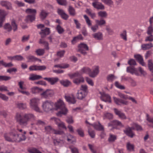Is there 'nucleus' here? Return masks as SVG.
Instances as JSON below:
<instances>
[{"label":"nucleus","mask_w":153,"mask_h":153,"mask_svg":"<svg viewBox=\"0 0 153 153\" xmlns=\"http://www.w3.org/2000/svg\"><path fill=\"white\" fill-rule=\"evenodd\" d=\"M15 119L19 124L22 127H26L29 121L34 119L33 114H23L22 113L17 112L15 117Z\"/></svg>","instance_id":"obj_1"},{"label":"nucleus","mask_w":153,"mask_h":153,"mask_svg":"<svg viewBox=\"0 0 153 153\" xmlns=\"http://www.w3.org/2000/svg\"><path fill=\"white\" fill-rule=\"evenodd\" d=\"M19 135L16 129H14L9 133L4 134V137L6 141L10 142H20L26 140V137L24 135H22V137H19Z\"/></svg>","instance_id":"obj_2"},{"label":"nucleus","mask_w":153,"mask_h":153,"mask_svg":"<svg viewBox=\"0 0 153 153\" xmlns=\"http://www.w3.org/2000/svg\"><path fill=\"white\" fill-rule=\"evenodd\" d=\"M56 109H59L61 110L56 113L57 115L61 117L62 115H66L68 112V110L65 108V104L61 100H59L55 103Z\"/></svg>","instance_id":"obj_3"},{"label":"nucleus","mask_w":153,"mask_h":153,"mask_svg":"<svg viewBox=\"0 0 153 153\" xmlns=\"http://www.w3.org/2000/svg\"><path fill=\"white\" fill-rule=\"evenodd\" d=\"M69 76L71 78L75 77H77L74 80V82L76 85H79L81 82H83L84 81V78L82 76L81 73L76 72L71 74H69Z\"/></svg>","instance_id":"obj_4"},{"label":"nucleus","mask_w":153,"mask_h":153,"mask_svg":"<svg viewBox=\"0 0 153 153\" xmlns=\"http://www.w3.org/2000/svg\"><path fill=\"white\" fill-rule=\"evenodd\" d=\"M39 100L37 98H33L30 100L29 103L30 107L32 109L38 112H40L39 108L38 106Z\"/></svg>","instance_id":"obj_5"},{"label":"nucleus","mask_w":153,"mask_h":153,"mask_svg":"<svg viewBox=\"0 0 153 153\" xmlns=\"http://www.w3.org/2000/svg\"><path fill=\"white\" fill-rule=\"evenodd\" d=\"M53 103L50 100H46L42 103V106L43 109L46 112H48L53 108Z\"/></svg>","instance_id":"obj_6"},{"label":"nucleus","mask_w":153,"mask_h":153,"mask_svg":"<svg viewBox=\"0 0 153 153\" xmlns=\"http://www.w3.org/2000/svg\"><path fill=\"white\" fill-rule=\"evenodd\" d=\"M78 48V51L79 52L81 53L84 55L87 54V53L85 51L88 50V48L87 45L81 43L79 45Z\"/></svg>","instance_id":"obj_7"},{"label":"nucleus","mask_w":153,"mask_h":153,"mask_svg":"<svg viewBox=\"0 0 153 153\" xmlns=\"http://www.w3.org/2000/svg\"><path fill=\"white\" fill-rule=\"evenodd\" d=\"M7 15L6 12L3 10L0 9V27H1L5 20V16Z\"/></svg>","instance_id":"obj_8"},{"label":"nucleus","mask_w":153,"mask_h":153,"mask_svg":"<svg viewBox=\"0 0 153 153\" xmlns=\"http://www.w3.org/2000/svg\"><path fill=\"white\" fill-rule=\"evenodd\" d=\"M114 111L115 114L122 119H126L127 117L124 113L116 108L114 109Z\"/></svg>","instance_id":"obj_9"},{"label":"nucleus","mask_w":153,"mask_h":153,"mask_svg":"<svg viewBox=\"0 0 153 153\" xmlns=\"http://www.w3.org/2000/svg\"><path fill=\"white\" fill-rule=\"evenodd\" d=\"M42 97L46 98L48 97H51L53 95V91L50 89H47L40 94Z\"/></svg>","instance_id":"obj_10"},{"label":"nucleus","mask_w":153,"mask_h":153,"mask_svg":"<svg viewBox=\"0 0 153 153\" xmlns=\"http://www.w3.org/2000/svg\"><path fill=\"white\" fill-rule=\"evenodd\" d=\"M92 6L94 7L97 9L103 10L105 8L104 6L101 3L95 1L92 3Z\"/></svg>","instance_id":"obj_11"},{"label":"nucleus","mask_w":153,"mask_h":153,"mask_svg":"<svg viewBox=\"0 0 153 153\" xmlns=\"http://www.w3.org/2000/svg\"><path fill=\"white\" fill-rule=\"evenodd\" d=\"M44 79L50 83L51 85H53L59 81V79L57 77L47 78L45 77Z\"/></svg>","instance_id":"obj_12"},{"label":"nucleus","mask_w":153,"mask_h":153,"mask_svg":"<svg viewBox=\"0 0 153 153\" xmlns=\"http://www.w3.org/2000/svg\"><path fill=\"white\" fill-rule=\"evenodd\" d=\"M127 71L129 72L132 74H135L136 75L138 76L139 75V73L133 67L129 66L127 68Z\"/></svg>","instance_id":"obj_13"},{"label":"nucleus","mask_w":153,"mask_h":153,"mask_svg":"<svg viewBox=\"0 0 153 153\" xmlns=\"http://www.w3.org/2000/svg\"><path fill=\"white\" fill-rule=\"evenodd\" d=\"M134 57L143 66L146 67V64L144 62L142 56L140 54L134 55Z\"/></svg>","instance_id":"obj_14"},{"label":"nucleus","mask_w":153,"mask_h":153,"mask_svg":"<svg viewBox=\"0 0 153 153\" xmlns=\"http://www.w3.org/2000/svg\"><path fill=\"white\" fill-rule=\"evenodd\" d=\"M124 132L127 136L131 138H132L135 135V134L131 130L129 127L126 128L125 130H124Z\"/></svg>","instance_id":"obj_15"},{"label":"nucleus","mask_w":153,"mask_h":153,"mask_svg":"<svg viewBox=\"0 0 153 153\" xmlns=\"http://www.w3.org/2000/svg\"><path fill=\"white\" fill-rule=\"evenodd\" d=\"M42 31L39 32V33L41 35L42 38H45L46 36L49 34L50 33L49 29L46 28L44 30H42Z\"/></svg>","instance_id":"obj_16"},{"label":"nucleus","mask_w":153,"mask_h":153,"mask_svg":"<svg viewBox=\"0 0 153 153\" xmlns=\"http://www.w3.org/2000/svg\"><path fill=\"white\" fill-rule=\"evenodd\" d=\"M72 97H71L70 96L65 95V98L66 101L69 103L74 104L76 103V100L73 95H72Z\"/></svg>","instance_id":"obj_17"},{"label":"nucleus","mask_w":153,"mask_h":153,"mask_svg":"<svg viewBox=\"0 0 153 153\" xmlns=\"http://www.w3.org/2000/svg\"><path fill=\"white\" fill-rule=\"evenodd\" d=\"M99 72V67L98 66H97L95 67L92 71H91L90 73L89 74V76L91 77L94 78L98 74Z\"/></svg>","instance_id":"obj_18"},{"label":"nucleus","mask_w":153,"mask_h":153,"mask_svg":"<svg viewBox=\"0 0 153 153\" xmlns=\"http://www.w3.org/2000/svg\"><path fill=\"white\" fill-rule=\"evenodd\" d=\"M35 14H33L32 15H29L26 16L25 21L26 22H31L34 21L35 19Z\"/></svg>","instance_id":"obj_19"},{"label":"nucleus","mask_w":153,"mask_h":153,"mask_svg":"<svg viewBox=\"0 0 153 153\" xmlns=\"http://www.w3.org/2000/svg\"><path fill=\"white\" fill-rule=\"evenodd\" d=\"M87 94L82 91H79L76 94L77 98L80 100H82L84 98Z\"/></svg>","instance_id":"obj_20"},{"label":"nucleus","mask_w":153,"mask_h":153,"mask_svg":"<svg viewBox=\"0 0 153 153\" xmlns=\"http://www.w3.org/2000/svg\"><path fill=\"white\" fill-rule=\"evenodd\" d=\"M0 3L2 6L5 7L7 9H12L11 4L9 2L2 1Z\"/></svg>","instance_id":"obj_21"},{"label":"nucleus","mask_w":153,"mask_h":153,"mask_svg":"<svg viewBox=\"0 0 153 153\" xmlns=\"http://www.w3.org/2000/svg\"><path fill=\"white\" fill-rule=\"evenodd\" d=\"M94 38L96 39L102 40L103 39L102 34V33L99 32L92 34Z\"/></svg>","instance_id":"obj_22"},{"label":"nucleus","mask_w":153,"mask_h":153,"mask_svg":"<svg viewBox=\"0 0 153 153\" xmlns=\"http://www.w3.org/2000/svg\"><path fill=\"white\" fill-rule=\"evenodd\" d=\"M153 47V45L151 43L146 44H143L141 46L142 49L143 50L149 49Z\"/></svg>","instance_id":"obj_23"},{"label":"nucleus","mask_w":153,"mask_h":153,"mask_svg":"<svg viewBox=\"0 0 153 153\" xmlns=\"http://www.w3.org/2000/svg\"><path fill=\"white\" fill-rule=\"evenodd\" d=\"M43 89L39 88L37 87H34L31 89V91L33 94H36L40 93L42 91Z\"/></svg>","instance_id":"obj_24"},{"label":"nucleus","mask_w":153,"mask_h":153,"mask_svg":"<svg viewBox=\"0 0 153 153\" xmlns=\"http://www.w3.org/2000/svg\"><path fill=\"white\" fill-rule=\"evenodd\" d=\"M99 125L94 124L92 126L94 127L95 129L99 131H103L104 130L103 126L99 122Z\"/></svg>","instance_id":"obj_25"},{"label":"nucleus","mask_w":153,"mask_h":153,"mask_svg":"<svg viewBox=\"0 0 153 153\" xmlns=\"http://www.w3.org/2000/svg\"><path fill=\"white\" fill-rule=\"evenodd\" d=\"M95 21L97 25L100 26L104 25L106 24L105 21L102 19H101L100 20H96Z\"/></svg>","instance_id":"obj_26"},{"label":"nucleus","mask_w":153,"mask_h":153,"mask_svg":"<svg viewBox=\"0 0 153 153\" xmlns=\"http://www.w3.org/2000/svg\"><path fill=\"white\" fill-rule=\"evenodd\" d=\"M27 58L30 60V61L31 62H34L36 61H39L40 62H41V60L38 59L34 56H30L27 57ZM30 62V61H28Z\"/></svg>","instance_id":"obj_27"},{"label":"nucleus","mask_w":153,"mask_h":153,"mask_svg":"<svg viewBox=\"0 0 153 153\" xmlns=\"http://www.w3.org/2000/svg\"><path fill=\"white\" fill-rule=\"evenodd\" d=\"M45 129L46 131L48 134L53 133L54 130L50 126H48L45 127Z\"/></svg>","instance_id":"obj_28"},{"label":"nucleus","mask_w":153,"mask_h":153,"mask_svg":"<svg viewBox=\"0 0 153 153\" xmlns=\"http://www.w3.org/2000/svg\"><path fill=\"white\" fill-rule=\"evenodd\" d=\"M98 15L101 18H105L107 16V13L105 11H100L98 12Z\"/></svg>","instance_id":"obj_29"},{"label":"nucleus","mask_w":153,"mask_h":153,"mask_svg":"<svg viewBox=\"0 0 153 153\" xmlns=\"http://www.w3.org/2000/svg\"><path fill=\"white\" fill-rule=\"evenodd\" d=\"M17 105L19 108L22 110L25 109L27 108L25 103L18 102L17 103Z\"/></svg>","instance_id":"obj_30"},{"label":"nucleus","mask_w":153,"mask_h":153,"mask_svg":"<svg viewBox=\"0 0 153 153\" xmlns=\"http://www.w3.org/2000/svg\"><path fill=\"white\" fill-rule=\"evenodd\" d=\"M42 78L41 76L39 75H32L29 77V79L31 80L39 79Z\"/></svg>","instance_id":"obj_31"},{"label":"nucleus","mask_w":153,"mask_h":153,"mask_svg":"<svg viewBox=\"0 0 153 153\" xmlns=\"http://www.w3.org/2000/svg\"><path fill=\"white\" fill-rule=\"evenodd\" d=\"M104 97L106 99L105 100L103 98H101V100L102 101L105 102H108L109 103L111 102V97L108 94H105Z\"/></svg>","instance_id":"obj_32"},{"label":"nucleus","mask_w":153,"mask_h":153,"mask_svg":"<svg viewBox=\"0 0 153 153\" xmlns=\"http://www.w3.org/2000/svg\"><path fill=\"white\" fill-rule=\"evenodd\" d=\"M68 10L71 15L74 16L75 15V10L72 6H69Z\"/></svg>","instance_id":"obj_33"},{"label":"nucleus","mask_w":153,"mask_h":153,"mask_svg":"<svg viewBox=\"0 0 153 153\" xmlns=\"http://www.w3.org/2000/svg\"><path fill=\"white\" fill-rule=\"evenodd\" d=\"M82 39V37L81 34H79L77 36L74 37L73 40L71 41V42L73 43H76L78 40Z\"/></svg>","instance_id":"obj_34"},{"label":"nucleus","mask_w":153,"mask_h":153,"mask_svg":"<svg viewBox=\"0 0 153 153\" xmlns=\"http://www.w3.org/2000/svg\"><path fill=\"white\" fill-rule=\"evenodd\" d=\"M109 135V137L108 139V141L109 142H113L116 140L117 136L116 135L111 134H110Z\"/></svg>","instance_id":"obj_35"},{"label":"nucleus","mask_w":153,"mask_h":153,"mask_svg":"<svg viewBox=\"0 0 153 153\" xmlns=\"http://www.w3.org/2000/svg\"><path fill=\"white\" fill-rule=\"evenodd\" d=\"M53 143L55 146H61L63 143V141L59 140H54Z\"/></svg>","instance_id":"obj_36"},{"label":"nucleus","mask_w":153,"mask_h":153,"mask_svg":"<svg viewBox=\"0 0 153 153\" xmlns=\"http://www.w3.org/2000/svg\"><path fill=\"white\" fill-rule=\"evenodd\" d=\"M114 126H119L121 127L124 126L123 125L120 121L117 120H114L112 121Z\"/></svg>","instance_id":"obj_37"},{"label":"nucleus","mask_w":153,"mask_h":153,"mask_svg":"<svg viewBox=\"0 0 153 153\" xmlns=\"http://www.w3.org/2000/svg\"><path fill=\"white\" fill-rule=\"evenodd\" d=\"M35 52L39 56H42L45 53V50L42 49H37Z\"/></svg>","instance_id":"obj_38"},{"label":"nucleus","mask_w":153,"mask_h":153,"mask_svg":"<svg viewBox=\"0 0 153 153\" xmlns=\"http://www.w3.org/2000/svg\"><path fill=\"white\" fill-rule=\"evenodd\" d=\"M61 84L65 87H68L71 84V82L68 80H61L60 81Z\"/></svg>","instance_id":"obj_39"},{"label":"nucleus","mask_w":153,"mask_h":153,"mask_svg":"<svg viewBox=\"0 0 153 153\" xmlns=\"http://www.w3.org/2000/svg\"><path fill=\"white\" fill-rule=\"evenodd\" d=\"M148 66L150 71L153 73V64L151 60H148Z\"/></svg>","instance_id":"obj_40"},{"label":"nucleus","mask_w":153,"mask_h":153,"mask_svg":"<svg viewBox=\"0 0 153 153\" xmlns=\"http://www.w3.org/2000/svg\"><path fill=\"white\" fill-rule=\"evenodd\" d=\"M116 77L114 75L112 74H110L108 75L107 77V79L108 81L112 82L114 79L116 78Z\"/></svg>","instance_id":"obj_41"},{"label":"nucleus","mask_w":153,"mask_h":153,"mask_svg":"<svg viewBox=\"0 0 153 153\" xmlns=\"http://www.w3.org/2000/svg\"><path fill=\"white\" fill-rule=\"evenodd\" d=\"M81 90L82 91L84 92L85 93L87 94L88 92V86L85 85H82L81 86Z\"/></svg>","instance_id":"obj_42"},{"label":"nucleus","mask_w":153,"mask_h":153,"mask_svg":"<svg viewBox=\"0 0 153 153\" xmlns=\"http://www.w3.org/2000/svg\"><path fill=\"white\" fill-rule=\"evenodd\" d=\"M48 14L44 10H42L40 13V16L41 19H44L47 16Z\"/></svg>","instance_id":"obj_43"},{"label":"nucleus","mask_w":153,"mask_h":153,"mask_svg":"<svg viewBox=\"0 0 153 153\" xmlns=\"http://www.w3.org/2000/svg\"><path fill=\"white\" fill-rule=\"evenodd\" d=\"M127 149L130 151H134V146L133 144H131L128 143L127 144Z\"/></svg>","instance_id":"obj_44"},{"label":"nucleus","mask_w":153,"mask_h":153,"mask_svg":"<svg viewBox=\"0 0 153 153\" xmlns=\"http://www.w3.org/2000/svg\"><path fill=\"white\" fill-rule=\"evenodd\" d=\"M26 12L27 14H34L36 15V10L32 9H27L26 10Z\"/></svg>","instance_id":"obj_45"},{"label":"nucleus","mask_w":153,"mask_h":153,"mask_svg":"<svg viewBox=\"0 0 153 153\" xmlns=\"http://www.w3.org/2000/svg\"><path fill=\"white\" fill-rule=\"evenodd\" d=\"M28 151L30 153H42L41 152L35 148L28 149Z\"/></svg>","instance_id":"obj_46"},{"label":"nucleus","mask_w":153,"mask_h":153,"mask_svg":"<svg viewBox=\"0 0 153 153\" xmlns=\"http://www.w3.org/2000/svg\"><path fill=\"white\" fill-rule=\"evenodd\" d=\"M56 30L59 34L62 33L64 31V30L60 25H58L56 27Z\"/></svg>","instance_id":"obj_47"},{"label":"nucleus","mask_w":153,"mask_h":153,"mask_svg":"<svg viewBox=\"0 0 153 153\" xmlns=\"http://www.w3.org/2000/svg\"><path fill=\"white\" fill-rule=\"evenodd\" d=\"M11 78L10 76H0V81H7L11 79Z\"/></svg>","instance_id":"obj_48"},{"label":"nucleus","mask_w":153,"mask_h":153,"mask_svg":"<svg viewBox=\"0 0 153 153\" xmlns=\"http://www.w3.org/2000/svg\"><path fill=\"white\" fill-rule=\"evenodd\" d=\"M4 27V28L8 32L12 30V27L9 23L6 24Z\"/></svg>","instance_id":"obj_49"},{"label":"nucleus","mask_w":153,"mask_h":153,"mask_svg":"<svg viewBox=\"0 0 153 153\" xmlns=\"http://www.w3.org/2000/svg\"><path fill=\"white\" fill-rule=\"evenodd\" d=\"M11 24L14 31L16 30L17 29V26L14 20H12Z\"/></svg>","instance_id":"obj_50"},{"label":"nucleus","mask_w":153,"mask_h":153,"mask_svg":"<svg viewBox=\"0 0 153 153\" xmlns=\"http://www.w3.org/2000/svg\"><path fill=\"white\" fill-rule=\"evenodd\" d=\"M86 12L91 16L92 19H94L96 17V14L94 13H91L89 10L87 9L86 10Z\"/></svg>","instance_id":"obj_51"},{"label":"nucleus","mask_w":153,"mask_h":153,"mask_svg":"<svg viewBox=\"0 0 153 153\" xmlns=\"http://www.w3.org/2000/svg\"><path fill=\"white\" fill-rule=\"evenodd\" d=\"M104 119L105 118L108 119L109 120L113 118V115L109 113H107L104 114Z\"/></svg>","instance_id":"obj_52"},{"label":"nucleus","mask_w":153,"mask_h":153,"mask_svg":"<svg viewBox=\"0 0 153 153\" xmlns=\"http://www.w3.org/2000/svg\"><path fill=\"white\" fill-rule=\"evenodd\" d=\"M115 86L117 88L121 89H125V87L121 85L118 82H116L115 83Z\"/></svg>","instance_id":"obj_53"},{"label":"nucleus","mask_w":153,"mask_h":153,"mask_svg":"<svg viewBox=\"0 0 153 153\" xmlns=\"http://www.w3.org/2000/svg\"><path fill=\"white\" fill-rule=\"evenodd\" d=\"M106 30L109 35H112L113 33V31L109 27L107 26H106Z\"/></svg>","instance_id":"obj_54"},{"label":"nucleus","mask_w":153,"mask_h":153,"mask_svg":"<svg viewBox=\"0 0 153 153\" xmlns=\"http://www.w3.org/2000/svg\"><path fill=\"white\" fill-rule=\"evenodd\" d=\"M82 71L83 72L88 74H89L91 71V70L89 68L87 67L83 68Z\"/></svg>","instance_id":"obj_55"},{"label":"nucleus","mask_w":153,"mask_h":153,"mask_svg":"<svg viewBox=\"0 0 153 153\" xmlns=\"http://www.w3.org/2000/svg\"><path fill=\"white\" fill-rule=\"evenodd\" d=\"M86 81L91 86H93L94 85V83L92 80L91 79L86 77Z\"/></svg>","instance_id":"obj_56"},{"label":"nucleus","mask_w":153,"mask_h":153,"mask_svg":"<svg viewBox=\"0 0 153 153\" xmlns=\"http://www.w3.org/2000/svg\"><path fill=\"white\" fill-rule=\"evenodd\" d=\"M57 126L59 128L65 129V130L67 129L66 127L65 126V123L62 121H61Z\"/></svg>","instance_id":"obj_57"},{"label":"nucleus","mask_w":153,"mask_h":153,"mask_svg":"<svg viewBox=\"0 0 153 153\" xmlns=\"http://www.w3.org/2000/svg\"><path fill=\"white\" fill-rule=\"evenodd\" d=\"M120 36L121 38L123 39L126 40V30H124L123 31L122 33L120 34Z\"/></svg>","instance_id":"obj_58"},{"label":"nucleus","mask_w":153,"mask_h":153,"mask_svg":"<svg viewBox=\"0 0 153 153\" xmlns=\"http://www.w3.org/2000/svg\"><path fill=\"white\" fill-rule=\"evenodd\" d=\"M153 32V29L152 27V25H150V26L148 27L147 31V33L148 34H151Z\"/></svg>","instance_id":"obj_59"},{"label":"nucleus","mask_w":153,"mask_h":153,"mask_svg":"<svg viewBox=\"0 0 153 153\" xmlns=\"http://www.w3.org/2000/svg\"><path fill=\"white\" fill-rule=\"evenodd\" d=\"M118 95L120 98H123L125 100H127L128 98L127 95H124L120 92L118 93Z\"/></svg>","instance_id":"obj_60"},{"label":"nucleus","mask_w":153,"mask_h":153,"mask_svg":"<svg viewBox=\"0 0 153 153\" xmlns=\"http://www.w3.org/2000/svg\"><path fill=\"white\" fill-rule=\"evenodd\" d=\"M69 148L72 153H79L78 150L76 148L71 146L69 147Z\"/></svg>","instance_id":"obj_61"},{"label":"nucleus","mask_w":153,"mask_h":153,"mask_svg":"<svg viewBox=\"0 0 153 153\" xmlns=\"http://www.w3.org/2000/svg\"><path fill=\"white\" fill-rule=\"evenodd\" d=\"M134 125L136 128L137 131H141L143 130V128L141 126L136 123H134Z\"/></svg>","instance_id":"obj_62"},{"label":"nucleus","mask_w":153,"mask_h":153,"mask_svg":"<svg viewBox=\"0 0 153 153\" xmlns=\"http://www.w3.org/2000/svg\"><path fill=\"white\" fill-rule=\"evenodd\" d=\"M65 52V51L64 50L59 51L57 52V55L60 57H62L63 56Z\"/></svg>","instance_id":"obj_63"},{"label":"nucleus","mask_w":153,"mask_h":153,"mask_svg":"<svg viewBox=\"0 0 153 153\" xmlns=\"http://www.w3.org/2000/svg\"><path fill=\"white\" fill-rule=\"evenodd\" d=\"M66 121L69 124H71L74 123V120L71 116L68 117L66 120Z\"/></svg>","instance_id":"obj_64"}]
</instances>
